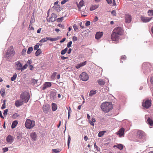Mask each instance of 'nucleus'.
Listing matches in <instances>:
<instances>
[{
  "label": "nucleus",
  "instance_id": "nucleus-47",
  "mask_svg": "<svg viewBox=\"0 0 153 153\" xmlns=\"http://www.w3.org/2000/svg\"><path fill=\"white\" fill-rule=\"evenodd\" d=\"M53 152H54L55 153H57L59 152L60 151V150L58 149H53Z\"/></svg>",
  "mask_w": 153,
  "mask_h": 153
},
{
  "label": "nucleus",
  "instance_id": "nucleus-3",
  "mask_svg": "<svg viewBox=\"0 0 153 153\" xmlns=\"http://www.w3.org/2000/svg\"><path fill=\"white\" fill-rule=\"evenodd\" d=\"M20 100L23 102H27L30 99V95L27 92H23L20 95Z\"/></svg>",
  "mask_w": 153,
  "mask_h": 153
},
{
  "label": "nucleus",
  "instance_id": "nucleus-32",
  "mask_svg": "<svg viewBox=\"0 0 153 153\" xmlns=\"http://www.w3.org/2000/svg\"><path fill=\"white\" fill-rule=\"evenodd\" d=\"M0 92L2 96H3L5 95V91L4 88H1Z\"/></svg>",
  "mask_w": 153,
  "mask_h": 153
},
{
  "label": "nucleus",
  "instance_id": "nucleus-9",
  "mask_svg": "<svg viewBox=\"0 0 153 153\" xmlns=\"http://www.w3.org/2000/svg\"><path fill=\"white\" fill-rule=\"evenodd\" d=\"M57 17V15L54 13H52L51 16L50 18L49 19H47V20L48 22H53L55 21Z\"/></svg>",
  "mask_w": 153,
  "mask_h": 153
},
{
  "label": "nucleus",
  "instance_id": "nucleus-25",
  "mask_svg": "<svg viewBox=\"0 0 153 153\" xmlns=\"http://www.w3.org/2000/svg\"><path fill=\"white\" fill-rule=\"evenodd\" d=\"M98 84L100 85H103L105 84V81L102 79H100L97 80Z\"/></svg>",
  "mask_w": 153,
  "mask_h": 153
},
{
  "label": "nucleus",
  "instance_id": "nucleus-60",
  "mask_svg": "<svg viewBox=\"0 0 153 153\" xmlns=\"http://www.w3.org/2000/svg\"><path fill=\"white\" fill-rule=\"evenodd\" d=\"M29 28L30 29V30H34V27H33L31 26L30 25H29Z\"/></svg>",
  "mask_w": 153,
  "mask_h": 153
},
{
  "label": "nucleus",
  "instance_id": "nucleus-18",
  "mask_svg": "<svg viewBox=\"0 0 153 153\" xmlns=\"http://www.w3.org/2000/svg\"><path fill=\"white\" fill-rule=\"evenodd\" d=\"M51 85V82H45L43 85V89L45 90L47 88L50 87Z\"/></svg>",
  "mask_w": 153,
  "mask_h": 153
},
{
  "label": "nucleus",
  "instance_id": "nucleus-8",
  "mask_svg": "<svg viewBox=\"0 0 153 153\" xmlns=\"http://www.w3.org/2000/svg\"><path fill=\"white\" fill-rule=\"evenodd\" d=\"M113 31L115 33L119 35L120 36L123 34V30L121 27H117L115 28L113 30Z\"/></svg>",
  "mask_w": 153,
  "mask_h": 153
},
{
  "label": "nucleus",
  "instance_id": "nucleus-14",
  "mask_svg": "<svg viewBox=\"0 0 153 153\" xmlns=\"http://www.w3.org/2000/svg\"><path fill=\"white\" fill-rule=\"evenodd\" d=\"M50 106L48 104H45L43 105V110L45 113H47L49 110Z\"/></svg>",
  "mask_w": 153,
  "mask_h": 153
},
{
  "label": "nucleus",
  "instance_id": "nucleus-42",
  "mask_svg": "<svg viewBox=\"0 0 153 153\" xmlns=\"http://www.w3.org/2000/svg\"><path fill=\"white\" fill-rule=\"evenodd\" d=\"M28 65L26 64L23 67H22V71L25 70L27 68Z\"/></svg>",
  "mask_w": 153,
  "mask_h": 153
},
{
  "label": "nucleus",
  "instance_id": "nucleus-22",
  "mask_svg": "<svg viewBox=\"0 0 153 153\" xmlns=\"http://www.w3.org/2000/svg\"><path fill=\"white\" fill-rule=\"evenodd\" d=\"M7 141L8 143H12L13 142V137L10 135H9L7 137Z\"/></svg>",
  "mask_w": 153,
  "mask_h": 153
},
{
  "label": "nucleus",
  "instance_id": "nucleus-55",
  "mask_svg": "<svg viewBox=\"0 0 153 153\" xmlns=\"http://www.w3.org/2000/svg\"><path fill=\"white\" fill-rule=\"evenodd\" d=\"M38 81L37 79H33L32 80V82L34 84H36Z\"/></svg>",
  "mask_w": 153,
  "mask_h": 153
},
{
  "label": "nucleus",
  "instance_id": "nucleus-26",
  "mask_svg": "<svg viewBox=\"0 0 153 153\" xmlns=\"http://www.w3.org/2000/svg\"><path fill=\"white\" fill-rule=\"evenodd\" d=\"M148 123L151 126H153V120L149 118L147 119Z\"/></svg>",
  "mask_w": 153,
  "mask_h": 153
},
{
  "label": "nucleus",
  "instance_id": "nucleus-27",
  "mask_svg": "<svg viewBox=\"0 0 153 153\" xmlns=\"http://www.w3.org/2000/svg\"><path fill=\"white\" fill-rule=\"evenodd\" d=\"M99 6L98 5H95L91 6L90 7V10L91 11L93 10L98 7Z\"/></svg>",
  "mask_w": 153,
  "mask_h": 153
},
{
  "label": "nucleus",
  "instance_id": "nucleus-38",
  "mask_svg": "<svg viewBox=\"0 0 153 153\" xmlns=\"http://www.w3.org/2000/svg\"><path fill=\"white\" fill-rule=\"evenodd\" d=\"M68 50V49L67 48H65L64 49L62 50L61 52V53L62 55H64V54L67 51V50Z\"/></svg>",
  "mask_w": 153,
  "mask_h": 153
},
{
  "label": "nucleus",
  "instance_id": "nucleus-56",
  "mask_svg": "<svg viewBox=\"0 0 153 153\" xmlns=\"http://www.w3.org/2000/svg\"><path fill=\"white\" fill-rule=\"evenodd\" d=\"M111 4L114 6H115L116 5V4L115 0H113V2H112V3Z\"/></svg>",
  "mask_w": 153,
  "mask_h": 153
},
{
  "label": "nucleus",
  "instance_id": "nucleus-5",
  "mask_svg": "<svg viewBox=\"0 0 153 153\" xmlns=\"http://www.w3.org/2000/svg\"><path fill=\"white\" fill-rule=\"evenodd\" d=\"M152 101L151 100H144L142 103V106L146 108H148L151 105Z\"/></svg>",
  "mask_w": 153,
  "mask_h": 153
},
{
  "label": "nucleus",
  "instance_id": "nucleus-53",
  "mask_svg": "<svg viewBox=\"0 0 153 153\" xmlns=\"http://www.w3.org/2000/svg\"><path fill=\"white\" fill-rule=\"evenodd\" d=\"M5 100H4V103L2 105V107H1V108L2 109H4L5 108Z\"/></svg>",
  "mask_w": 153,
  "mask_h": 153
},
{
  "label": "nucleus",
  "instance_id": "nucleus-51",
  "mask_svg": "<svg viewBox=\"0 0 153 153\" xmlns=\"http://www.w3.org/2000/svg\"><path fill=\"white\" fill-rule=\"evenodd\" d=\"M77 40V37L74 36L73 37L72 40L73 42L76 41Z\"/></svg>",
  "mask_w": 153,
  "mask_h": 153
},
{
  "label": "nucleus",
  "instance_id": "nucleus-21",
  "mask_svg": "<svg viewBox=\"0 0 153 153\" xmlns=\"http://www.w3.org/2000/svg\"><path fill=\"white\" fill-rule=\"evenodd\" d=\"M84 4V2L83 0H81L77 4V6L79 11L80 10L81 7H82Z\"/></svg>",
  "mask_w": 153,
  "mask_h": 153
},
{
  "label": "nucleus",
  "instance_id": "nucleus-23",
  "mask_svg": "<svg viewBox=\"0 0 153 153\" xmlns=\"http://www.w3.org/2000/svg\"><path fill=\"white\" fill-rule=\"evenodd\" d=\"M52 8L57 12L60 11L61 10V8L59 5H57L53 6Z\"/></svg>",
  "mask_w": 153,
  "mask_h": 153
},
{
  "label": "nucleus",
  "instance_id": "nucleus-19",
  "mask_svg": "<svg viewBox=\"0 0 153 153\" xmlns=\"http://www.w3.org/2000/svg\"><path fill=\"white\" fill-rule=\"evenodd\" d=\"M86 61H85L84 62L77 64L76 65L75 67L76 68L79 69L80 67L85 65L86 64Z\"/></svg>",
  "mask_w": 153,
  "mask_h": 153
},
{
  "label": "nucleus",
  "instance_id": "nucleus-41",
  "mask_svg": "<svg viewBox=\"0 0 153 153\" xmlns=\"http://www.w3.org/2000/svg\"><path fill=\"white\" fill-rule=\"evenodd\" d=\"M40 44L39 43H37L36 45H35L34 47V50H37L39 49V46Z\"/></svg>",
  "mask_w": 153,
  "mask_h": 153
},
{
  "label": "nucleus",
  "instance_id": "nucleus-45",
  "mask_svg": "<svg viewBox=\"0 0 153 153\" xmlns=\"http://www.w3.org/2000/svg\"><path fill=\"white\" fill-rule=\"evenodd\" d=\"M63 17L58 18L57 19V22H62L63 20Z\"/></svg>",
  "mask_w": 153,
  "mask_h": 153
},
{
  "label": "nucleus",
  "instance_id": "nucleus-37",
  "mask_svg": "<svg viewBox=\"0 0 153 153\" xmlns=\"http://www.w3.org/2000/svg\"><path fill=\"white\" fill-rule=\"evenodd\" d=\"M33 49L32 47H30L28 48L27 53L28 54H30L33 51Z\"/></svg>",
  "mask_w": 153,
  "mask_h": 153
},
{
  "label": "nucleus",
  "instance_id": "nucleus-12",
  "mask_svg": "<svg viewBox=\"0 0 153 153\" xmlns=\"http://www.w3.org/2000/svg\"><path fill=\"white\" fill-rule=\"evenodd\" d=\"M137 135L139 139L143 138L145 135L144 132L141 131H138L137 133Z\"/></svg>",
  "mask_w": 153,
  "mask_h": 153
},
{
  "label": "nucleus",
  "instance_id": "nucleus-16",
  "mask_svg": "<svg viewBox=\"0 0 153 153\" xmlns=\"http://www.w3.org/2000/svg\"><path fill=\"white\" fill-rule=\"evenodd\" d=\"M23 104V102L21 100H16L15 102V106L16 107H19L22 105Z\"/></svg>",
  "mask_w": 153,
  "mask_h": 153
},
{
  "label": "nucleus",
  "instance_id": "nucleus-49",
  "mask_svg": "<svg viewBox=\"0 0 153 153\" xmlns=\"http://www.w3.org/2000/svg\"><path fill=\"white\" fill-rule=\"evenodd\" d=\"M8 150V149L7 147H5L3 149V151L4 152H5Z\"/></svg>",
  "mask_w": 153,
  "mask_h": 153
},
{
  "label": "nucleus",
  "instance_id": "nucleus-20",
  "mask_svg": "<svg viewBox=\"0 0 153 153\" xmlns=\"http://www.w3.org/2000/svg\"><path fill=\"white\" fill-rule=\"evenodd\" d=\"M103 33L102 32H98L96 33L95 37L97 39H100L103 35Z\"/></svg>",
  "mask_w": 153,
  "mask_h": 153
},
{
  "label": "nucleus",
  "instance_id": "nucleus-48",
  "mask_svg": "<svg viewBox=\"0 0 153 153\" xmlns=\"http://www.w3.org/2000/svg\"><path fill=\"white\" fill-rule=\"evenodd\" d=\"M68 1L69 0H63L61 2V4H63Z\"/></svg>",
  "mask_w": 153,
  "mask_h": 153
},
{
  "label": "nucleus",
  "instance_id": "nucleus-29",
  "mask_svg": "<svg viewBox=\"0 0 153 153\" xmlns=\"http://www.w3.org/2000/svg\"><path fill=\"white\" fill-rule=\"evenodd\" d=\"M52 107L53 111H55L57 109V105L55 103H52Z\"/></svg>",
  "mask_w": 153,
  "mask_h": 153
},
{
  "label": "nucleus",
  "instance_id": "nucleus-63",
  "mask_svg": "<svg viewBox=\"0 0 153 153\" xmlns=\"http://www.w3.org/2000/svg\"><path fill=\"white\" fill-rule=\"evenodd\" d=\"M58 26L59 27H62V28L63 29L64 28V26L63 25H62L61 24H59L58 25Z\"/></svg>",
  "mask_w": 153,
  "mask_h": 153
},
{
  "label": "nucleus",
  "instance_id": "nucleus-24",
  "mask_svg": "<svg viewBox=\"0 0 153 153\" xmlns=\"http://www.w3.org/2000/svg\"><path fill=\"white\" fill-rule=\"evenodd\" d=\"M61 38L60 36H57V37L55 38H52L49 37V40L51 41H55L60 39Z\"/></svg>",
  "mask_w": 153,
  "mask_h": 153
},
{
  "label": "nucleus",
  "instance_id": "nucleus-39",
  "mask_svg": "<svg viewBox=\"0 0 153 153\" xmlns=\"http://www.w3.org/2000/svg\"><path fill=\"white\" fill-rule=\"evenodd\" d=\"M71 138L69 135H68V148H69V145L70 143L71 140Z\"/></svg>",
  "mask_w": 153,
  "mask_h": 153
},
{
  "label": "nucleus",
  "instance_id": "nucleus-4",
  "mask_svg": "<svg viewBox=\"0 0 153 153\" xmlns=\"http://www.w3.org/2000/svg\"><path fill=\"white\" fill-rule=\"evenodd\" d=\"M14 54L15 52L13 49V47L11 46L6 52V57L8 59H10L14 56Z\"/></svg>",
  "mask_w": 153,
  "mask_h": 153
},
{
  "label": "nucleus",
  "instance_id": "nucleus-61",
  "mask_svg": "<svg viewBox=\"0 0 153 153\" xmlns=\"http://www.w3.org/2000/svg\"><path fill=\"white\" fill-rule=\"evenodd\" d=\"M126 56H125V55L123 56H122V57L121 58V59H120L121 60H122V59H126Z\"/></svg>",
  "mask_w": 153,
  "mask_h": 153
},
{
  "label": "nucleus",
  "instance_id": "nucleus-54",
  "mask_svg": "<svg viewBox=\"0 0 153 153\" xmlns=\"http://www.w3.org/2000/svg\"><path fill=\"white\" fill-rule=\"evenodd\" d=\"M90 24V22L89 21H87L86 22L85 24V25L87 26H88Z\"/></svg>",
  "mask_w": 153,
  "mask_h": 153
},
{
  "label": "nucleus",
  "instance_id": "nucleus-17",
  "mask_svg": "<svg viewBox=\"0 0 153 153\" xmlns=\"http://www.w3.org/2000/svg\"><path fill=\"white\" fill-rule=\"evenodd\" d=\"M30 136L33 141H35L36 140L37 134L35 132H32L30 134Z\"/></svg>",
  "mask_w": 153,
  "mask_h": 153
},
{
  "label": "nucleus",
  "instance_id": "nucleus-36",
  "mask_svg": "<svg viewBox=\"0 0 153 153\" xmlns=\"http://www.w3.org/2000/svg\"><path fill=\"white\" fill-rule=\"evenodd\" d=\"M49 40V37H46L45 38H43L41 39L39 42H46L47 40Z\"/></svg>",
  "mask_w": 153,
  "mask_h": 153
},
{
  "label": "nucleus",
  "instance_id": "nucleus-33",
  "mask_svg": "<svg viewBox=\"0 0 153 153\" xmlns=\"http://www.w3.org/2000/svg\"><path fill=\"white\" fill-rule=\"evenodd\" d=\"M96 91H92L91 90L90 91V93H89V96L90 97H92L93 95L96 94Z\"/></svg>",
  "mask_w": 153,
  "mask_h": 153
},
{
  "label": "nucleus",
  "instance_id": "nucleus-64",
  "mask_svg": "<svg viewBox=\"0 0 153 153\" xmlns=\"http://www.w3.org/2000/svg\"><path fill=\"white\" fill-rule=\"evenodd\" d=\"M150 82L153 85V76H152L150 78Z\"/></svg>",
  "mask_w": 153,
  "mask_h": 153
},
{
  "label": "nucleus",
  "instance_id": "nucleus-52",
  "mask_svg": "<svg viewBox=\"0 0 153 153\" xmlns=\"http://www.w3.org/2000/svg\"><path fill=\"white\" fill-rule=\"evenodd\" d=\"M73 28L74 29V30L76 31L78 29V27L76 25V24L74 25H73Z\"/></svg>",
  "mask_w": 153,
  "mask_h": 153
},
{
  "label": "nucleus",
  "instance_id": "nucleus-7",
  "mask_svg": "<svg viewBox=\"0 0 153 153\" xmlns=\"http://www.w3.org/2000/svg\"><path fill=\"white\" fill-rule=\"evenodd\" d=\"M120 36V35L115 33L113 31L111 36V38L112 40L117 41L119 40Z\"/></svg>",
  "mask_w": 153,
  "mask_h": 153
},
{
  "label": "nucleus",
  "instance_id": "nucleus-10",
  "mask_svg": "<svg viewBox=\"0 0 153 153\" xmlns=\"http://www.w3.org/2000/svg\"><path fill=\"white\" fill-rule=\"evenodd\" d=\"M124 131V129L122 128L119 130L118 132H116V134L117 135H118L119 137H123Z\"/></svg>",
  "mask_w": 153,
  "mask_h": 153
},
{
  "label": "nucleus",
  "instance_id": "nucleus-40",
  "mask_svg": "<svg viewBox=\"0 0 153 153\" xmlns=\"http://www.w3.org/2000/svg\"><path fill=\"white\" fill-rule=\"evenodd\" d=\"M17 75L16 74H15L11 78V80L12 81H14L16 78Z\"/></svg>",
  "mask_w": 153,
  "mask_h": 153
},
{
  "label": "nucleus",
  "instance_id": "nucleus-28",
  "mask_svg": "<svg viewBox=\"0 0 153 153\" xmlns=\"http://www.w3.org/2000/svg\"><path fill=\"white\" fill-rule=\"evenodd\" d=\"M18 122L17 121H14L13 122L11 125V128H15L18 124Z\"/></svg>",
  "mask_w": 153,
  "mask_h": 153
},
{
  "label": "nucleus",
  "instance_id": "nucleus-59",
  "mask_svg": "<svg viewBox=\"0 0 153 153\" xmlns=\"http://www.w3.org/2000/svg\"><path fill=\"white\" fill-rule=\"evenodd\" d=\"M61 58L62 59V60H64L65 59H68V57H64V56H61Z\"/></svg>",
  "mask_w": 153,
  "mask_h": 153
},
{
  "label": "nucleus",
  "instance_id": "nucleus-35",
  "mask_svg": "<svg viewBox=\"0 0 153 153\" xmlns=\"http://www.w3.org/2000/svg\"><path fill=\"white\" fill-rule=\"evenodd\" d=\"M148 15L151 16H153V10H149L148 11Z\"/></svg>",
  "mask_w": 153,
  "mask_h": 153
},
{
  "label": "nucleus",
  "instance_id": "nucleus-2",
  "mask_svg": "<svg viewBox=\"0 0 153 153\" xmlns=\"http://www.w3.org/2000/svg\"><path fill=\"white\" fill-rule=\"evenodd\" d=\"M35 125L34 121L29 119H27L25 122V126L27 128L31 129Z\"/></svg>",
  "mask_w": 153,
  "mask_h": 153
},
{
  "label": "nucleus",
  "instance_id": "nucleus-34",
  "mask_svg": "<svg viewBox=\"0 0 153 153\" xmlns=\"http://www.w3.org/2000/svg\"><path fill=\"white\" fill-rule=\"evenodd\" d=\"M105 132L106 131H105L100 132L98 134V136L100 137H102Z\"/></svg>",
  "mask_w": 153,
  "mask_h": 153
},
{
  "label": "nucleus",
  "instance_id": "nucleus-46",
  "mask_svg": "<svg viewBox=\"0 0 153 153\" xmlns=\"http://www.w3.org/2000/svg\"><path fill=\"white\" fill-rule=\"evenodd\" d=\"M111 14L114 16H116V11L115 10H113L111 12Z\"/></svg>",
  "mask_w": 153,
  "mask_h": 153
},
{
  "label": "nucleus",
  "instance_id": "nucleus-1",
  "mask_svg": "<svg viewBox=\"0 0 153 153\" xmlns=\"http://www.w3.org/2000/svg\"><path fill=\"white\" fill-rule=\"evenodd\" d=\"M102 110L105 113L109 112L113 108V105L110 102H104L101 105Z\"/></svg>",
  "mask_w": 153,
  "mask_h": 153
},
{
  "label": "nucleus",
  "instance_id": "nucleus-57",
  "mask_svg": "<svg viewBox=\"0 0 153 153\" xmlns=\"http://www.w3.org/2000/svg\"><path fill=\"white\" fill-rule=\"evenodd\" d=\"M35 20L34 18H33L32 16L31 17V20H30V23H32L34 22Z\"/></svg>",
  "mask_w": 153,
  "mask_h": 153
},
{
  "label": "nucleus",
  "instance_id": "nucleus-44",
  "mask_svg": "<svg viewBox=\"0 0 153 153\" xmlns=\"http://www.w3.org/2000/svg\"><path fill=\"white\" fill-rule=\"evenodd\" d=\"M71 112H72V111H71V108L70 107H69V109H68V119H69V118L70 116V113Z\"/></svg>",
  "mask_w": 153,
  "mask_h": 153
},
{
  "label": "nucleus",
  "instance_id": "nucleus-58",
  "mask_svg": "<svg viewBox=\"0 0 153 153\" xmlns=\"http://www.w3.org/2000/svg\"><path fill=\"white\" fill-rule=\"evenodd\" d=\"M108 3V4H111L112 3V1H111V0H106Z\"/></svg>",
  "mask_w": 153,
  "mask_h": 153
},
{
  "label": "nucleus",
  "instance_id": "nucleus-13",
  "mask_svg": "<svg viewBox=\"0 0 153 153\" xmlns=\"http://www.w3.org/2000/svg\"><path fill=\"white\" fill-rule=\"evenodd\" d=\"M16 69L20 71L22 70V64L19 61L16 62Z\"/></svg>",
  "mask_w": 153,
  "mask_h": 153
},
{
  "label": "nucleus",
  "instance_id": "nucleus-6",
  "mask_svg": "<svg viewBox=\"0 0 153 153\" xmlns=\"http://www.w3.org/2000/svg\"><path fill=\"white\" fill-rule=\"evenodd\" d=\"M79 78L82 80L86 81L88 79L89 76L86 73L83 72L80 74Z\"/></svg>",
  "mask_w": 153,
  "mask_h": 153
},
{
  "label": "nucleus",
  "instance_id": "nucleus-43",
  "mask_svg": "<svg viewBox=\"0 0 153 153\" xmlns=\"http://www.w3.org/2000/svg\"><path fill=\"white\" fill-rule=\"evenodd\" d=\"M72 41H70L67 44V47L68 48H70L71 46V44H72Z\"/></svg>",
  "mask_w": 153,
  "mask_h": 153
},
{
  "label": "nucleus",
  "instance_id": "nucleus-11",
  "mask_svg": "<svg viewBox=\"0 0 153 153\" xmlns=\"http://www.w3.org/2000/svg\"><path fill=\"white\" fill-rule=\"evenodd\" d=\"M125 22L126 23H129L131 20V17L130 15L128 14H125Z\"/></svg>",
  "mask_w": 153,
  "mask_h": 153
},
{
  "label": "nucleus",
  "instance_id": "nucleus-62",
  "mask_svg": "<svg viewBox=\"0 0 153 153\" xmlns=\"http://www.w3.org/2000/svg\"><path fill=\"white\" fill-rule=\"evenodd\" d=\"M26 52V49L25 48V49H23L22 51V53L23 54H24Z\"/></svg>",
  "mask_w": 153,
  "mask_h": 153
},
{
  "label": "nucleus",
  "instance_id": "nucleus-15",
  "mask_svg": "<svg viewBox=\"0 0 153 153\" xmlns=\"http://www.w3.org/2000/svg\"><path fill=\"white\" fill-rule=\"evenodd\" d=\"M152 18H149V17H146L145 16H141V19L142 21L144 22H147L150 21Z\"/></svg>",
  "mask_w": 153,
  "mask_h": 153
},
{
  "label": "nucleus",
  "instance_id": "nucleus-30",
  "mask_svg": "<svg viewBox=\"0 0 153 153\" xmlns=\"http://www.w3.org/2000/svg\"><path fill=\"white\" fill-rule=\"evenodd\" d=\"M115 146L117 148H118L119 149L121 150L123 148V145L120 144L115 145Z\"/></svg>",
  "mask_w": 153,
  "mask_h": 153
},
{
  "label": "nucleus",
  "instance_id": "nucleus-50",
  "mask_svg": "<svg viewBox=\"0 0 153 153\" xmlns=\"http://www.w3.org/2000/svg\"><path fill=\"white\" fill-rule=\"evenodd\" d=\"M8 111V109H5L3 113V115L4 116H5L7 114V112Z\"/></svg>",
  "mask_w": 153,
  "mask_h": 153
},
{
  "label": "nucleus",
  "instance_id": "nucleus-31",
  "mask_svg": "<svg viewBox=\"0 0 153 153\" xmlns=\"http://www.w3.org/2000/svg\"><path fill=\"white\" fill-rule=\"evenodd\" d=\"M42 52L41 50L40 49H38L36 51L35 55L36 56H38Z\"/></svg>",
  "mask_w": 153,
  "mask_h": 153
}]
</instances>
